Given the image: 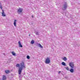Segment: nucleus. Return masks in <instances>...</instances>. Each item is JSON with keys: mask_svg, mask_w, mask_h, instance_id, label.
I'll return each instance as SVG.
<instances>
[{"mask_svg": "<svg viewBox=\"0 0 80 80\" xmlns=\"http://www.w3.org/2000/svg\"><path fill=\"white\" fill-rule=\"evenodd\" d=\"M12 54V55H13L14 56H15V55H15V53L13 52H11Z\"/></svg>", "mask_w": 80, "mask_h": 80, "instance_id": "obj_14", "label": "nucleus"}, {"mask_svg": "<svg viewBox=\"0 0 80 80\" xmlns=\"http://www.w3.org/2000/svg\"><path fill=\"white\" fill-rule=\"evenodd\" d=\"M1 6V4H0V7Z\"/></svg>", "mask_w": 80, "mask_h": 80, "instance_id": "obj_25", "label": "nucleus"}, {"mask_svg": "<svg viewBox=\"0 0 80 80\" xmlns=\"http://www.w3.org/2000/svg\"><path fill=\"white\" fill-rule=\"evenodd\" d=\"M32 17L33 18V16H32Z\"/></svg>", "mask_w": 80, "mask_h": 80, "instance_id": "obj_24", "label": "nucleus"}, {"mask_svg": "<svg viewBox=\"0 0 80 80\" xmlns=\"http://www.w3.org/2000/svg\"><path fill=\"white\" fill-rule=\"evenodd\" d=\"M14 25L15 27H16L17 26V20H15L14 22Z\"/></svg>", "mask_w": 80, "mask_h": 80, "instance_id": "obj_8", "label": "nucleus"}, {"mask_svg": "<svg viewBox=\"0 0 80 80\" xmlns=\"http://www.w3.org/2000/svg\"><path fill=\"white\" fill-rule=\"evenodd\" d=\"M68 7V5H67V2H65L63 5L62 8V10L63 11H65L67 8Z\"/></svg>", "mask_w": 80, "mask_h": 80, "instance_id": "obj_3", "label": "nucleus"}, {"mask_svg": "<svg viewBox=\"0 0 80 80\" xmlns=\"http://www.w3.org/2000/svg\"><path fill=\"white\" fill-rule=\"evenodd\" d=\"M16 67H20V64H17L16 65Z\"/></svg>", "mask_w": 80, "mask_h": 80, "instance_id": "obj_17", "label": "nucleus"}, {"mask_svg": "<svg viewBox=\"0 0 80 80\" xmlns=\"http://www.w3.org/2000/svg\"><path fill=\"white\" fill-rule=\"evenodd\" d=\"M18 43L19 44V47H21V48L23 47V46H22V43H21V42H20V41H19L18 42Z\"/></svg>", "mask_w": 80, "mask_h": 80, "instance_id": "obj_7", "label": "nucleus"}, {"mask_svg": "<svg viewBox=\"0 0 80 80\" xmlns=\"http://www.w3.org/2000/svg\"><path fill=\"white\" fill-rule=\"evenodd\" d=\"M2 17H5L6 16V15H5V13L4 12V10H3V9H2Z\"/></svg>", "mask_w": 80, "mask_h": 80, "instance_id": "obj_6", "label": "nucleus"}, {"mask_svg": "<svg viewBox=\"0 0 80 80\" xmlns=\"http://www.w3.org/2000/svg\"><path fill=\"white\" fill-rule=\"evenodd\" d=\"M0 8L1 10H2V6H0Z\"/></svg>", "mask_w": 80, "mask_h": 80, "instance_id": "obj_21", "label": "nucleus"}, {"mask_svg": "<svg viewBox=\"0 0 80 80\" xmlns=\"http://www.w3.org/2000/svg\"><path fill=\"white\" fill-rule=\"evenodd\" d=\"M69 66L72 68V69H71L69 70L70 72H71V73H73L74 72V70L73 69V68H74V64L73 62H70L69 64Z\"/></svg>", "mask_w": 80, "mask_h": 80, "instance_id": "obj_2", "label": "nucleus"}, {"mask_svg": "<svg viewBox=\"0 0 80 80\" xmlns=\"http://www.w3.org/2000/svg\"><path fill=\"white\" fill-rule=\"evenodd\" d=\"M2 80H6V77L5 76H3L2 77Z\"/></svg>", "mask_w": 80, "mask_h": 80, "instance_id": "obj_12", "label": "nucleus"}, {"mask_svg": "<svg viewBox=\"0 0 80 80\" xmlns=\"http://www.w3.org/2000/svg\"><path fill=\"white\" fill-rule=\"evenodd\" d=\"M34 43H35V41L33 40H32L31 41V44H33Z\"/></svg>", "mask_w": 80, "mask_h": 80, "instance_id": "obj_13", "label": "nucleus"}, {"mask_svg": "<svg viewBox=\"0 0 80 80\" xmlns=\"http://www.w3.org/2000/svg\"><path fill=\"white\" fill-rule=\"evenodd\" d=\"M50 62V58H47L46 59L45 61V63L46 64H48Z\"/></svg>", "mask_w": 80, "mask_h": 80, "instance_id": "obj_4", "label": "nucleus"}, {"mask_svg": "<svg viewBox=\"0 0 80 80\" xmlns=\"http://www.w3.org/2000/svg\"><path fill=\"white\" fill-rule=\"evenodd\" d=\"M63 60L64 61H66L67 59V58L66 57H64V58H63Z\"/></svg>", "mask_w": 80, "mask_h": 80, "instance_id": "obj_15", "label": "nucleus"}, {"mask_svg": "<svg viewBox=\"0 0 80 80\" xmlns=\"http://www.w3.org/2000/svg\"><path fill=\"white\" fill-rule=\"evenodd\" d=\"M22 11H23V9L19 8L18 11V13L19 14H20V13H22Z\"/></svg>", "mask_w": 80, "mask_h": 80, "instance_id": "obj_5", "label": "nucleus"}, {"mask_svg": "<svg viewBox=\"0 0 80 80\" xmlns=\"http://www.w3.org/2000/svg\"><path fill=\"white\" fill-rule=\"evenodd\" d=\"M38 45L40 48H43V47H42V45H41V44H39V43L38 44Z\"/></svg>", "mask_w": 80, "mask_h": 80, "instance_id": "obj_9", "label": "nucleus"}, {"mask_svg": "<svg viewBox=\"0 0 80 80\" xmlns=\"http://www.w3.org/2000/svg\"><path fill=\"white\" fill-rule=\"evenodd\" d=\"M27 59H30V56L28 55L27 56Z\"/></svg>", "mask_w": 80, "mask_h": 80, "instance_id": "obj_18", "label": "nucleus"}, {"mask_svg": "<svg viewBox=\"0 0 80 80\" xmlns=\"http://www.w3.org/2000/svg\"><path fill=\"white\" fill-rule=\"evenodd\" d=\"M67 78H68V77H65V78H66L67 79Z\"/></svg>", "mask_w": 80, "mask_h": 80, "instance_id": "obj_22", "label": "nucleus"}, {"mask_svg": "<svg viewBox=\"0 0 80 80\" xmlns=\"http://www.w3.org/2000/svg\"><path fill=\"white\" fill-rule=\"evenodd\" d=\"M5 72L6 73L8 74L10 73V71L8 70H6L5 71Z\"/></svg>", "mask_w": 80, "mask_h": 80, "instance_id": "obj_10", "label": "nucleus"}, {"mask_svg": "<svg viewBox=\"0 0 80 80\" xmlns=\"http://www.w3.org/2000/svg\"><path fill=\"white\" fill-rule=\"evenodd\" d=\"M23 68H25V63L24 62H22L21 63L20 65V67L18 69V73L19 75H20L21 74V73H22V71Z\"/></svg>", "mask_w": 80, "mask_h": 80, "instance_id": "obj_1", "label": "nucleus"}, {"mask_svg": "<svg viewBox=\"0 0 80 80\" xmlns=\"http://www.w3.org/2000/svg\"><path fill=\"white\" fill-rule=\"evenodd\" d=\"M66 69L67 70H68V71H70V68L68 67H67L66 68Z\"/></svg>", "mask_w": 80, "mask_h": 80, "instance_id": "obj_16", "label": "nucleus"}, {"mask_svg": "<svg viewBox=\"0 0 80 80\" xmlns=\"http://www.w3.org/2000/svg\"><path fill=\"white\" fill-rule=\"evenodd\" d=\"M62 65H63L64 66H66V64L64 62H62Z\"/></svg>", "mask_w": 80, "mask_h": 80, "instance_id": "obj_11", "label": "nucleus"}, {"mask_svg": "<svg viewBox=\"0 0 80 80\" xmlns=\"http://www.w3.org/2000/svg\"><path fill=\"white\" fill-rule=\"evenodd\" d=\"M29 37H30V34H29Z\"/></svg>", "mask_w": 80, "mask_h": 80, "instance_id": "obj_23", "label": "nucleus"}, {"mask_svg": "<svg viewBox=\"0 0 80 80\" xmlns=\"http://www.w3.org/2000/svg\"><path fill=\"white\" fill-rule=\"evenodd\" d=\"M36 34L37 35H39V32H37L36 33Z\"/></svg>", "mask_w": 80, "mask_h": 80, "instance_id": "obj_19", "label": "nucleus"}, {"mask_svg": "<svg viewBox=\"0 0 80 80\" xmlns=\"http://www.w3.org/2000/svg\"><path fill=\"white\" fill-rule=\"evenodd\" d=\"M60 73H61V71H59L58 72V73H59V74H60Z\"/></svg>", "mask_w": 80, "mask_h": 80, "instance_id": "obj_20", "label": "nucleus"}]
</instances>
